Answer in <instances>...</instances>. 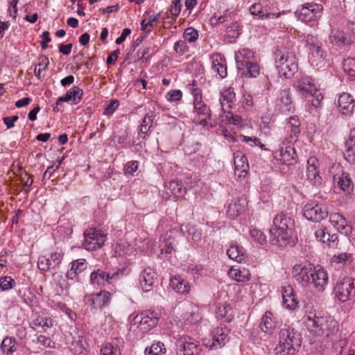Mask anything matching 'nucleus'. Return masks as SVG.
Here are the masks:
<instances>
[{"mask_svg": "<svg viewBox=\"0 0 355 355\" xmlns=\"http://www.w3.org/2000/svg\"><path fill=\"white\" fill-rule=\"evenodd\" d=\"M295 221L289 214L282 212L273 218L269 241L272 245L285 247L294 243Z\"/></svg>", "mask_w": 355, "mask_h": 355, "instance_id": "obj_1", "label": "nucleus"}, {"mask_svg": "<svg viewBox=\"0 0 355 355\" xmlns=\"http://www.w3.org/2000/svg\"><path fill=\"white\" fill-rule=\"evenodd\" d=\"M304 322L309 332L318 338H328L338 331V322L329 317L308 316Z\"/></svg>", "mask_w": 355, "mask_h": 355, "instance_id": "obj_2", "label": "nucleus"}, {"mask_svg": "<svg viewBox=\"0 0 355 355\" xmlns=\"http://www.w3.org/2000/svg\"><path fill=\"white\" fill-rule=\"evenodd\" d=\"M301 345V334L293 328L284 327L279 332V344L275 350L277 353L284 352L288 355H294L299 351Z\"/></svg>", "mask_w": 355, "mask_h": 355, "instance_id": "obj_3", "label": "nucleus"}, {"mask_svg": "<svg viewBox=\"0 0 355 355\" xmlns=\"http://www.w3.org/2000/svg\"><path fill=\"white\" fill-rule=\"evenodd\" d=\"M275 67L280 76L292 78L298 69L295 53L288 51H277L275 53Z\"/></svg>", "mask_w": 355, "mask_h": 355, "instance_id": "obj_4", "label": "nucleus"}, {"mask_svg": "<svg viewBox=\"0 0 355 355\" xmlns=\"http://www.w3.org/2000/svg\"><path fill=\"white\" fill-rule=\"evenodd\" d=\"M107 236L101 230L96 228H89L84 232V241L83 246L89 251L101 248L105 243Z\"/></svg>", "mask_w": 355, "mask_h": 355, "instance_id": "obj_5", "label": "nucleus"}, {"mask_svg": "<svg viewBox=\"0 0 355 355\" xmlns=\"http://www.w3.org/2000/svg\"><path fill=\"white\" fill-rule=\"evenodd\" d=\"M314 265L309 263H301L293 266L292 269V277L302 287H308L310 285V277H312V272Z\"/></svg>", "mask_w": 355, "mask_h": 355, "instance_id": "obj_6", "label": "nucleus"}, {"mask_svg": "<svg viewBox=\"0 0 355 355\" xmlns=\"http://www.w3.org/2000/svg\"><path fill=\"white\" fill-rule=\"evenodd\" d=\"M323 6L321 4L307 3L302 5L295 12L297 19L304 22H309L320 17Z\"/></svg>", "mask_w": 355, "mask_h": 355, "instance_id": "obj_7", "label": "nucleus"}, {"mask_svg": "<svg viewBox=\"0 0 355 355\" xmlns=\"http://www.w3.org/2000/svg\"><path fill=\"white\" fill-rule=\"evenodd\" d=\"M353 292H355V279L352 277L343 278L334 288L336 297L342 302L349 300Z\"/></svg>", "mask_w": 355, "mask_h": 355, "instance_id": "obj_8", "label": "nucleus"}, {"mask_svg": "<svg viewBox=\"0 0 355 355\" xmlns=\"http://www.w3.org/2000/svg\"><path fill=\"white\" fill-rule=\"evenodd\" d=\"M303 211L304 216L313 222H320L328 216L327 209L322 204L308 203L304 207Z\"/></svg>", "mask_w": 355, "mask_h": 355, "instance_id": "obj_9", "label": "nucleus"}, {"mask_svg": "<svg viewBox=\"0 0 355 355\" xmlns=\"http://www.w3.org/2000/svg\"><path fill=\"white\" fill-rule=\"evenodd\" d=\"M310 277V285L309 288H313L315 291L321 293L327 285L329 277L327 271L320 266H315Z\"/></svg>", "mask_w": 355, "mask_h": 355, "instance_id": "obj_10", "label": "nucleus"}, {"mask_svg": "<svg viewBox=\"0 0 355 355\" xmlns=\"http://www.w3.org/2000/svg\"><path fill=\"white\" fill-rule=\"evenodd\" d=\"M194 112L197 114L198 117L193 119V122L196 125L205 126L207 125L208 120L211 118V112L209 107L201 99H194L193 101Z\"/></svg>", "mask_w": 355, "mask_h": 355, "instance_id": "obj_11", "label": "nucleus"}, {"mask_svg": "<svg viewBox=\"0 0 355 355\" xmlns=\"http://www.w3.org/2000/svg\"><path fill=\"white\" fill-rule=\"evenodd\" d=\"M282 145L279 149L273 153L274 158L287 166L294 164L297 162L295 148L291 145H285L284 143Z\"/></svg>", "mask_w": 355, "mask_h": 355, "instance_id": "obj_12", "label": "nucleus"}, {"mask_svg": "<svg viewBox=\"0 0 355 355\" xmlns=\"http://www.w3.org/2000/svg\"><path fill=\"white\" fill-rule=\"evenodd\" d=\"M230 330L226 327H220L216 328L211 334V343L209 340L205 343L206 347L210 349H218L223 347L227 342L229 341Z\"/></svg>", "mask_w": 355, "mask_h": 355, "instance_id": "obj_13", "label": "nucleus"}, {"mask_svg": "<svg viewBox=\"0 0 355 355\" xmlns=\"http://www.w3.org/2000/svg\"><path fill=\"white\" fill-rule=\"evenodd\" d=\"M276 107L282 113L294 111L295 106L292 101L290 88L285 87L279 92L276 99Z\"/></svg>", "mask_w": 355, "mask_h": 355, "instance_id": "obj_14", "label": "nucleus"}, {"mask_svg": "<svg viewBox=\"0 0 355 355\" xmlns=\"http://www.w3.org/2000/svg\"><path fill=\"white\" fill-rule=\"evenodd\" d=\"M178 344V355H198L201 350L198 343L191 338H181Z\"/></svg>", "mask_w": 355, "mask_h": 355, "instance_id": "obj_15", "label": "nucleus"}, {"mask_svg": "<svg viewBox=\"0 0 355 355\" xmlns=\"http://www.w3.org/2000/svg\"><path fill=\"white\" fill-rule=\"evenodd\" d=\"M157 279V272L153 268L149 267L145 268L141 272L139 278V284L144 292L151 291Z\"/></svg>", "mask_w": 355, "mask_h": 355, "instance_id": "obj_16", "label": "nucleus"}, {"mask_svg": "<svg viewBox=\"0 0 355 355\" xmlns=\"http://www.w3.org/2000/svg\"><path fill=\"white\" fill-rule=\"evenodd\" d=\"M111 296L112 294L110 292L101 291L100 293L89 295L87 299V303L94 309H100L110 304Z\"/></svg>", "mask_w": 355, "mask_h": 355, "instance_id": "obj_17", "label": "nucleus"}, {"mask_svg": "<svg viewBox=\"0 0 355 355\" xmlns=\"http://www.w3.org/2000/svg\"><path fill=\"white\" fill-rule=\"evenodd\" d=\"M283 305L288 309L294 310L297 308L298 302L293 287L290 284L282 286L281 289Z\"/></svg>", "mask_w": 355, "mask_h": 355, "instance_id": "obj_18", "label": "nucleus"}, {"mask_svg": "<svg viewBox=\"0 0 355 355\" xmlns=\"http://www.w3.org/2000/svg\"><path fill=\"white\" fill-rule=\"evenodd\" d=\"M293 87L302 96H307L315 91L316 86L313 80L309 76H304L297 79L293 84Z\"/></svg>", "mask_w": 355, "mask_h": 355, "instance_id": "obj_19", "label": "nucleus"}, {"mask_svg": "<svg viewBox=\"0 0 355 355\" xmlns=\"http://www.w3.org/2000/svg\"><path fill=\"white\" fill-rule=\"evenodd\" d=\"M123 347V339L121 337H116L101 348V355H121Z\"/></svg>", "mask_w": 355, "mask_h": 355, "instance_id": "obj_20", "label": "nucleus"}, {"mask_svg": "<svg viewBox=\"0 0 355 355\" xmlns=\"http://www.w3.org/2000/svg\"><path fill=\"white\" fill-rule=\"evenodd\" d=\"M123 347V339L121 337H116L101 348V355H121Z\"/></svg>", "mask_w": 355, "mask_h": 355, "instance_id": "obj_21", "label": "nucleus"}, {"mask_svg": "<svg viewBox=\"0 0 355 355\" xmlns=\"http://www.w3.org/2000/svg\"><path fill=\"white\" fill-rule=\"evenodd\" d=\"M318 160L315 157H311L307 161V179L314 185L322 184V178L318 171Z\"/></svg>", "mask_w": 355, "mask_h": 355, "instance_id": "obj_22", "label": "nucleus"}, {"mask_svg": "<svg viewBox=\"0 0 355 355\" xmlns=\"http://www.w3.org/2000/svg\"><path fill=\"white\" fill-rule=\"evenodd\" d=\"M236 67L239 71L245 70V67L254 60V53L249 49L243 48L235 53Z\"/></svg>", "mask_w": 355, "mask_h": 355, "instance_id": "obj_23", "label": "nucleus"}, {"mask_svg": "<svg viewBox=\"0 0 355 355\" xmlns=\"http://www.w3.org/2000/svg\"><path fill=\"white\" fill-rule=\"evenodd\" d=\"M234 164L235 174L238 173L239 178H245L248 174L249 164L247 157L240 151L234 153Z\"/></svg>", "mask_w": 355, "mask_h": 355, "instance_id": "obj_24", "label": "nucleus"}, {"mask_svg": "<svg viewBox=\"0 0 355 355\" xmlns=\"http://www.w3.org/2000/svg\"><path fill=\"white\" fill-rule=\"evenodd\" d=\"M211 69L218 75L220 78H224L227 76V64L224 56L219 53H214L211 57Z\"/></svg>", "mask_w": 355, "mask_h": 355, "instance_id": "obj_25", "label": "nucleus"}, {"mask_svg": "<svg viewBox=\"0 0 355 355\" xmlns=\"http://www.w3.org/2000/svg\"><path fill=\"white\" fill-rule=\"evenodd\" d=\"M338 106L342 114L350 116L354 112V101L348 93H343L338 99Z\"/></svg>", "mask_w": 355, "mask_h": 355, "instance_id": "obj_26", "label": "nucleus"}, {"mask_svg": "<svg viewBox=\"0 0 355 355\" xmlns=\"http://www.w3.org/2000/svg\"><path fill=\"white\" fill-rule=\"evenodd\" d=\"M329 37L331 43L337 46L349 45L352 42L349 34L338 28L332 29Z\"/></svg>", "mask_w": 355, "mask_h": 355, "instance_id": "obj_27", "label": "nucleus"}, {"mask_svg": "<svg viewBox=\"0 0 355 355\" xmlns=\"http://www.w3.org/2000/svg\"><path fill=\"white\" fill-rule=\"evenodd\" d=\"M170 286L176 293L182 295H187L191 289V284L180 275L171 277Z\"/></svg>", "mask_w": 355, "mask_h": 355, "instance_id": "obj_28", "label": "nucleus"}, {"mask_svg": "<svg viewBox=\"0 0 355 355\" xmlns=\"http://www.w3.org/2000/svg\"><path fill=\"white\" fill-rule=\"evenodd\" d=\"M316 239L323 243H326L329 248H336L338 240L336 234H330L326 232L325 228H319L315 232Z\"/></svg>", "mask_w": 355, "mask_h": 355, "instance_id": "obj_29", "label": "nucleus"}, {"mask_svg": "<svg viewBox=\"0 0 355 355\" xmlns=\"http://www.w3.org/2000/svg\"><path fill=\"white\" fill-rule=\"evenodd\" d=\"M83 91L77 86L73 87L62 96L58 98L56 101V105H59L63 102H72L77 104L80 101Z\"/></svg>", "mask_w": 355, "mask_h": 355, "instance_id": "obj_30", "label": "nucleus"}, {"mask_svg": "<svg viewBox=\"0 0 355 355\" xmlns=\"http://www.w3.org/2000/svg\"><path fill=\"white\" fill-rule=\"evenodd\" d=\"M300 122L297 116H291L287 122L286 128L290 131V135L287 139L288 144H292L297 141L300 133Z\"/></svg>", "mask_w": 355, "mask_h": 355, "instance_id": "obj_31", "label": "nucleus"}, {"mask_svg": "<svg viewBox=\"0 0 355 355\" xmlns=\"http://www.w3.org/2000/svg\"><path fill=\"white\" fill-rule=\"evenodd\" d=\"M344 157L349 163L355 162V128L352 129L348 139L345 142Z\"/></svg>", "mask_w": 355, "mask_h": 355, "instance_id": "obj_32", "label": "nucleus"}, {"mask_svg": "<svg viewBox=\"0 0 355 355\" xmlns=\"http://www.w3.org/2000/svg\"><path fill=\"white\" fill-rule=\"evenodd\" d=\"M249 11L251 15L257 16L259 19L277 18L281 15V12H268L266 10H263L262 5L260 3H254L249 8Z\"/></svg>", "mask_w": 355, "mask_h": 355, "instance_id": "obj_33", "label": "nucleus"}, {"mask_svg": "<svg viewBox=\"0 0 355 355\" xmlns=\"http://www.w3.org/2000/svg\"><path fill=\"white\" fill-rule=\"evenodd\" d=\"M329 221L339 232L344 231L347 233L351 231L352 228L347 225L345 218L338 213H332L329 216Z\"/></svg>", "mask_w": 355, "mask_h": 355, "instance_id": "obj_34", "label": "nucleus"}, {"mask_svg": "<svg viewBox=\"0 0 355 355\" xmlns=\"http://www.w3.org/2000/svg\"><path fill=\"white\" fill-rule=\"evenodd\" d=\"M245 205V200L243 198H239L228 205L227 214L230 218H234L244 211Z\"/></svg>", "mask_w": 355, "mask_h": 355, "instance_id": "obj_35", "label": "nucleus"}, {"mask_svg": "<svg viewBox=\"0 0 355 355\" xmlns=\"http://www.w3.org/2000/svg\"><path fill=\"white\" fill-rule=\"evenodd\" d=\"M277 321L270 311H266L265 315L262 317L260 323V328L262 331L271 334L273 329L276 327Z\"/></svg>", "mask_w": 355, "mask_h": 355, "instance_id": "obj_36", "label": "nucleus"}, {"mask_svg": "<svg viewBox=\"0 0 355 355\" xmlns=\"http://www.w3.org/2000/svg\"><path fill=\"white\" fill-rule=\"evenodd\" d=\"M158 313L150 310L143 312L144 330L147 331L155 327L158 322Z\"/></svg>", "mask_w": 355, "mask_h": 355, "instance_id": "obj_37", "label": "nucleus"}, {"mask_svg": "<svg viewBox=\"0 0 355 355\" xmlns=\"http://www.w3.org/2000/svg\"><path fill=\"white\" fill-rule=\"evenodd\" d=\"M235 98L236 94L232 87H228L220 93V104L223 112H226L224 108L225 103L228 105L229 108H232V104L235 101Z\"/></svg>", "mask_w": 355, "mask_h": 355, "instance_id": "obj_38", "label": "nucleus"}, {"mask_svg": "<svg viewBox=\"0 0 355 355\" xmlns=\"http://www.w3.org/2000/svg\"><path fill=\"white\" fill-rule=\"evenodd\" d=\"M228 275L232 279L241 282H247L250 278V273L249 270L244 268H234L232 267L229 270Z\"/></svg>", "mask_w": 355, "mask_h": 355, "instance_id": "obj_39", "label": "nucleus"}, {"mask_svg": "<svg viewBox=\"0 0 355 355\" xmlns=\"http://www.w3.org/2000/svg\"><path fill=\"white\" fill-rule=\"evenodd\" d=\"M337 179L338 185L345 193H350L353 191V183L348 173H343L340 175L338 176ZM334 180H336V176Z\"/></svg>", "mask_w": 355, "mask_h": 355, "instance_id": "obj_40", "label": "nucleus"}, {"mask_svg": "<svg viewBox=\"0 0 355 355\" xmlns=\"http://www.w3.org/2000/svg\"><path fill=\"white\" fill-rule=\"evenodd\" d=\"M154 119L155 114L153 112L147 113L142 119V121L139 126V134L143 135V139H146V137L148 135V132L150 130V128H152Z\"/></svg>", "mask_w": 355, "mask_h": 355, "instance_id": "obj_41", "label": "nucleus"}, {"mask_svg": "<svg viewBox=\"0 0 355 355\" xmlns=\"http://www.w3.org/2000/svg\"><path fill=\"white\" fill-rule=\"evenodd\" d=\"M228 257L238 263H241L245 259V250L241 246L232 245L227 251Z\"/></svg>", "mask_w": 355, "mask_h": 355, "instance_id": "obj_42", "label": "nucleus"}, {"mask_svg": "<svg viewBox=\"0 0 355 355\" xmlns=\"http://www.w3.org/2000/svg\"><path fill=\"white\" fill-rule=\"evenodd\" d=\"M86 268L85 259H79L71 262V266L69 270L67 272L68 279H73L76 277L78 272L84 270Z\"/></svg>", "mask_w": 355, "mask_h": 355, "instance_id": "obj_43", "label": "nucleus"}, {"mask_svg": "<svg viewBox=\"0 0 355 355\" xmlns=\"http://www.w3.org/2000/svg\"><path fill=\"white\" fill-rule=\"evenodd\" d=\"M90 280L93 284L105 286V283L109 284V273L98 269L91 273Z\"/></svg>", "mask_w": 355, "mask_h": 355, "instance_id": "obj_44", "label": "nucleus"}, {"mask_svg": "<svg viewBox=\"0 0 355 355\" xmlns=\"http://www.w3.org/2000/svg\"><path fill=\"white\" fill-rule=\"evenodd\" d=\"M166 189L175 198L182 197L185 193V189L181 181L171 180L166 186Z\"/></svg>", "mask_w": 355, "mask_h": 355, "instance_id": "obj_45", "label": "nucleus"}, {"mask_svg": "<svg viewBox=\"0 0 355 355\" xmlns=\"http://www.w3.org/2000/svg\"><path fill=\"white\" fill-rule=\"evenodd\" d=\"M16 340L12 337H6L1 345V349L6 355H12L16 351Z\"/></svg>", "mask_w": 355, "mask_h": 355, "instance_id": "obj_46", "label": "nucleus"}, {"mask_svg": "<svg viewBox=\"0 0 355 355\" xmlns=\"http://www.w3.org/2000/svg\"><path fill=\"white\" fill-rule=\"evenodd\" d=\"M230 306L227 304H219L216 307V317L220 319H225V321L230 322L232 320Z\"/></svg>", "mask_w": 355, "mask_h": 355, "instance_id": "obj_47", "label": "nucleus"}, {"mask_svg": "<svg viewBox=\"0 0 355 355\" xmlns=\"http://www.w3.org/2000/svg\"><path fill=\"white\" fill-rule=\"evenodd\" d=\"M166 352L164 344L160 341H157L150 347H146L145 349V355H161Z\"/></svg>", "mask_w": 355, "mask_h": 355, "instance_id": "obj_48", "label": "nucleus"}, {"mask_svg": "<svg viewBox=\"0 0 355 355\" xmlns=\"http://www.w3.org/2000/svg\"><path fill=\"white\" fill-rule=\"evenodd\" d=\"M38 60L39 63L35 66L34 71L36 77L40 79L42 72L47 69L49 62V58L44 55H40Z\"/></svg>", "mask_w": 355, "mask_h": 355, "instance_id": "obj_49", "label": "nucleus"}, {"mask_svg": "<svg viewBox=\"0 0 355 355\" xmlns=\"http://www.w3.org/2000/svg\"><path fill=\"white\" fill-rule=\"evenodd\" d=\"M217 122L219 124L225 123L226 121L231 124L237 125L241 121V118L238 115H233L231 112H228L227 114L224 115V113L220 114Z\"/></svg>", "mask_w": 355, "mask_h": 355, "instance_id": "obj_50", "label": "nucleus"}, {"mask_svg": "<svg viewBox=\"0 0 355 355\" xmlns=\"http://www.w3.org/2000/svg\"><path fill=\"white\" fill-rule=\"evenodd\" d=\"M250 235L251 239L256 243L260 245H264L267 242L266 236L264 233L257 228H253L250 230Z\"/></svg>", "mask_w": 355, "mask_h": 355, "instance_id": "obj_51", "label": "nucleus"}, {"mask_svg": "<svg viewBox=\"0 0 355 355\" xmlns=\"http://www.w3.org/2000/svg\"><path fill=\"white\" fill-rule=\"evenodd\" d=\"M344 71L351 78H355V59L347 58L343 64Z\"/></svg>", "mask_w": 355, "mask_h": 355, "instance_id": "obj_52", "label": "nucleus"}, {"mask_svg": "<svg viewBox=\"0 0 355 355\" xmlns=\"http://www.w3.org/2000/svg\"><path fill=\"white\" fill-rule=\"evenodd\" d=\"M63 258V253L60 250L52 252L50 257L47 258L49 263H51L52 269H55L60 264Z\"/></svg>", "mask_w": 355, "mask_h": 355, "instance_id": "obj_53", "label": "nucleus"}, {"mask_svg": "<svg viewBox=\"0 0 355 355\" xmlns=\"http://www.w3.org/2000/svg\"><path fill=\"white\" fill-rule=\"evenodd\" d=\"M198 31L193 27L187 28L183 33L184 41L189 43L196 42L198 39Z\"/></svg>", "mask_w": 355, "mask_h": 355, "instance_id": "obj_54", "label": "nucleus"}, {"mask_svg": "<svg viewBox=\"0 0 355 355\" xmlns=\"http://www.w3.org/2000/svg\"><path fill=\"white\" fill-rule=\"evenodd\" d=\"M259 67L254 60L245 67V70H242V73L248 75L249 77H257L259 74Z\"/></svg>", "mask_w": 355, "mask_h": 355, "instance_id": "obj_55", "label": "nucleus"}, {"mask_svg": "<svg viewBox=\"0 0 355 355\" xmlns=\"http://www.w3.org/2000/svg\"><path fill=\"white\" fill-rule=\"evenodd\" d=\"M347 259V255L346 253H340L338 255H334L331 259V265H334L335 267H338V268H343L346 263Z\"/></svg>", "mask_w": 355, "mask_h": 355, "instance_id": "obj_56", "label": "nucleus"}, {"mask_svg": "<svg viewBox=\"0 0 355 355\" xmlns=\"http://www.w3.org/2000/svg\"><path fill=\"white\" fill-rule=\"evenodd\" d=\"M20 182L24 187L23 191L28 193L30 191V187L33 182V180L26 172H24L20 175Z\"/></svg>", "mask_w": 355, "mask_h": 355, "instance_id": "obj_57", "label": "nucleus"}, {"mask_svg": "<svg viewBox=\"0 0 355 355\" xmlns=\"http://www.w3.org/2000/svg\"><path fill=\"white\" fill-rule=\"evenodd\" d=\"M240 25L236 21L232 23L230 26L227 28V35L229 37L236 38L241 34Z\"/></svg>", "mask_w": 355, "mask_h": 355, "instance_id": "obj_58", "label": "nucleus"}, {"mask_svg": "<svg viewBox=\"0 0 355 355\" xmlns=\"http://www.w3.org/2000/svg\"><path fill=\"white\" fill-rule=\"evenodd\" d=\"M15 284V280L9 276H6L0 279V288L3 291L11 289Z\"/></svg>", "mask_w": 355, "mask_h": 355, "instance_id": "obj_59", "label": "nucleus"}, {"mask_svg": "<svg viewBox=\"0 0 355 355\" xmlns=\"http://www.w3.org/2000/svg\"><path fill=\"white\" fill-rule=\"evenodd\" d=\"M173 49L176 53L182 55L189 51V46L184 40H179L175 43Z\"/></svg>", "mask_w": 355, "mask_h": 355, "instance_id": "obj_60", "label": "nucleus"}, {"mask_svg": "<svg viewBox=\"0 0 355 355\" xmlns=\"http://www.w3.org/2000/svg\"><path fill=\"white\" fill-rule=\"evenodd\" d=\"M309 95L313 97V99L311 100L312 105L314 106L315 107H318L320 105L321 101L323 99V95L322 92L316 87L315 91H313V92L311 93Z\"/></svg>", "mask_w": 355, "mask_h": 355, "instance_id": "obj_61", "label": "nucleus"}, {"mask_svg": "<svg viewBox=\"0 0 355 355\" xmlns=\"http://www.w3.org/2000/svg\"><path fill=\"white\" fill-rule=\"evenodd\" d=\"M241 141L245 143H249L251 146H259L261 149L265 150L264 145L261 142L257 137H250L248 136H241Z\"/></svg>", "mask_w": 355, "mask_h": 355, "instance_id": "obj_62", "label": "nucleus"}, {"mask_svg": "<svg viewBox=\"0 0 355 355\" xmlns=\"http://www.w3.org/2000/svg\"><path fill=\"white\" fill-rule=\"evenodd\" d=\"M201 318L202 317L198 311V307L191 306L190 316L187 318V320H189L191 323H197L201 320Z\"/></svg>", "mask_w": 355, "mask_h": 355, "instance_id": "obj_63", "label": "nucleus"}, {"mask_svg": "<svg viewBox=\"0 0 355 355\" xmlns=\"http://www.w3.org/2000/svg\"><path fill=\"white\" fill-rule=\"evenodd\" d=\"M138 165H139V164H138V162H137V161L128 162L125 165V167H124L125 173L132 175L133 173L137 170Z\"/></svg>", "mask_w": 355, "mask_h": 355, "instance_id": "obj_64", "label": "nucleus"}]
</instances>
